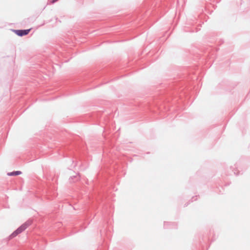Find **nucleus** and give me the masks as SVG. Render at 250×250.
Here are the masks:
<instances>
[{"instance_id": "f03ea898", "label": "nucleus", "mask_w": 250, "mask_h": 250, "mask_svg": "<svg viewBox=\"0 0 250 250\" xmlns=\"http://www.w3.org/2000/svg\"><path fill=\"white\" fill-rule=\"evenodd\" d=\"M30 29L27 30H17L15 31V33L20 36H22L27 35Z\"/></svg>"}, {"instance_id": "20e7f679", "label": "nucleus", "mask_w": 250, "mask_h": 250, "mask_svg": "<svg viewBox=\"0 0 250 250\" xmlns=\"http://www.w3.org/2000/svg\"><path fill=\"white\" fill-rule=\"evenodd\" d=\"M50 0V2L52 3H54L55 2L57 1L58 0Z\"/></svg>"}, {"instance_id": "7ed1b4c3", "label": "nucleus", "mask_w": 250, "mask_h": 250, "mask_svg": "<svg viewBox=\"0 0 250 250\" xmlns=\"http://www.w3.org/2000/svg\"><path fill=\"white\" fill-rule=\"evenodd\" d=\"M21 172L20 171H17L13 172L8 173V175L9 176H13V175H18L21 174Z\"/></svg>"}, {"instance_id": "f257e3e1", "label": "nucleus", "mask_w": 250, "mask_h": 250, "mask_svg": "<svg viewBox=\"0 0 250 250\" xmlns=\"http://www.w3.org/2000/svg\"><path fill=\"white\" fill-rule=\"evenodd\" d=\"M29 225L30 224L27 222L22 224L21 227H20L17 230H16L9 236V239H12L14 237H16L19 234L21 233L24 230H25L29 226Z\"/></svg>"}]
</instances>
